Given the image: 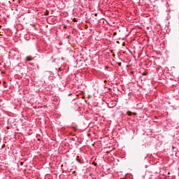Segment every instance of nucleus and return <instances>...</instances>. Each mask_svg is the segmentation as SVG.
Returning a JSON list of instances; mask_svg holds the SVG:
<instances>
[{
  "label": "nucleus",
  "instance_id": "f257e3e1",
  "mask_svg": "<svg viewBox=\"0 0 179 179\" xmlns=\"http://www.w3.org/2000/svg\"><path fill=\"white\" fill-rule=\"evenodd\" d=\"M127 114L129 115H132V114H133V115H136V113H133L131 112V111H127Z\"/></svg>",
  "mask_w": 179,
  "mask_h": 179
},
{
  "label": "nucleus",
  "instance_id": "f03ea898",
  "mask_svg": "<svg viewBox=\"0 0 179 179\" xmlns=\"http://www.w3.org/2000/svg\"><path fill=\"white\" fill-rule=\"evenodd\" d=\"M26 59H27V61H31V59H33L31 58V57L27 56V57H26Z\"/></svg>",
  "mask_w": 179,
  "mask_h": 179
},
{
  "label": "nucleus",
  "instance_id": "7ed1b4c3",
  "mask_svg": "<svg viewBox=\"0 0 179 179\" xmlns=\"http://www.w3.org/2000/svg\"><path fill=\"white\" fill-rule=\"evenodd\" d=\"M48 13H49L48 10H46V11L45 12V16H48Z\"/></svg>",
  "mask_w": 179,
  "mask_h": 179
},
{
  "label": "nucleus",
  "instance_id": "20e7f679",
  "mask_svg": "<svg viewBox=\"0 0 179 179\" xmlns=\"http://www.w3.org/2000/svg\"><path fill=\"white\" fill-rule=\"evenodd\" d=\"M113 35H114V36H117V32H114V33H113Z\"/></svg>",
  "mask_w": 179,
  "mask_h": 179
},
{
  "label": "nucleus",
  "instance_id": "39448f33",
  "mask_svg": "<svg viewBox=\"0 0 179 179\" xmlns=\"http://www.w3.org/2000/svg\"><path fill=\"white\" fill-rule=\"evenodd\" d=\"M119 66H121V63H119Z\"/></svg>",
  "mask_w": 179,
  "mask_h": 179
},
{
  "label": "nucleus",
  "instance_id": "423d86ee",
  "mask_svg": "<svg viewBox=\"0 0 179 179\" xmlns=\"http://www.w3.org/2000/svg\"><path fill=\"white\" fill-rule=\"evenodd\" d=\"M76 160H77L78 162H79V159L77 158Z\"/></svg>",
  "mask_w": 179,
  "mask_h": 179
},
{
  "label": "nucleus",
  "instance_id": "0eeeda50",
  "mask_svg": "<svg viewBox=\"0 0 179 179\" xmlns=\"http://www.w3.org/2000/svg\"><path fill=\"white\" fill-rule=\"evenodd\" d=\"M73 22H76V20H75V18H74V20H73Z\"/></svg>",
  "mask_w": 179,
  "mask_h": 179
},
{
  "label": "nucleus",
  "instance_id": "6e6552de",
  "mask_svg": "<svg viewBox=\"0 0 179 179\" xmlns=\"http://www.w3.org/2000/svg\"><path fill=\"white\" fill-rule=\"evenodd\" d=\"M64 29H66V26H64Z\"/></svg>",
  "mask_w": 179,
  "mask_h": 179
},
{
  "label": "nucleus",
  "instance_id": "1a4fd4ad",
  "mask_svg": "<svg viewBox=\"0 0 179 179\" xmlns=\"http://www.w3.org/2000/svg\"><path fill=\"white\" fill-rule=\"evenodd\" d=\"M21 165H23V162H21Z\"/></svg>",
  "mask_w": 179,
  "mask_h": 179
},
{
  "label": "nucleus",
  "instance_id": "9d476101",
  "mask_svg": "<svg viewBox=\"0 0 179 179\" xmlns=\"http://www.w3.org/2000/svg\"><path fill=\"white\" fill-rule=\"evenodd\" d=\"M0 85H1V81H0Z\"/></svg>",
  "mask_w": 179,
  "mask_h": 179
}]
</instances>
